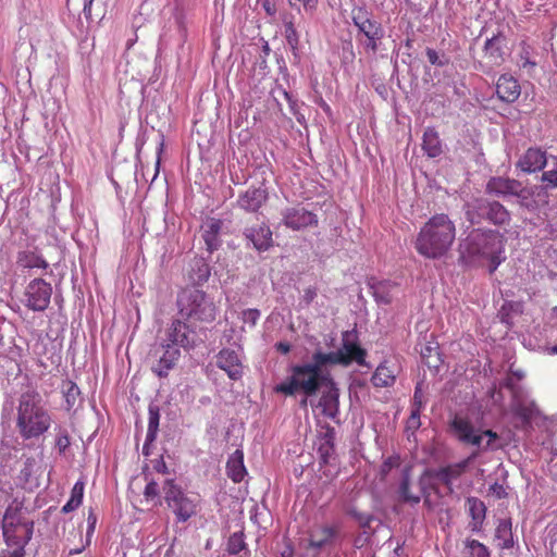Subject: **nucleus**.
<instances>
[{
    "label": "nucleus",
    "instance_id": "nucleus-9",
    "mask_svg": "<svg viewBox=\"0 0 557 557\" xmlns=\"http://www.w3.org/2000/svg\"><path fill=\"white\" fill-rule=\"evenodd\" d=\"M468 460L449 465L440 469H425L419 479V487L422 495H429L430 490L435 488L436 482H441L446 486H450L465 471Z\"/></svg>",
    "mask_w": 557,
    "mask_h": 557
},
{
    "label": "nucleus",
    "instance_id": "nucleus-61",
    "mask_svg": "<svg viewBox=\"0 0 557 557\" xmlns=\"http://www.w3.org/2000/svg\"><path fill=\"white\" fill-rule=\"evenodd\" d=\"M261 5L264 9L265 13L270 16H273L276 13V4L274 0H260Z\"/></svg>",
    "mask_w": 557,
    "mask_h": 557
},
{
    "label": "nucleus",
    "instance_id": "nucleus-48",
    "mask_svg": "<svg viewBox=\"0 0 557 557\" xmlns=\"http://www.w3.org/2000/svg\"><path fill=\"white\" fill-rule=\"evenodd\" d=\"M348 513L359 523L361 528H370V523L373 520V516L360 512L357 509H350Z\"/></svg>",
    "mask_w": 557,
    "mask_h": 557
},
{
    "label": "nucleus",
    "instance_id": "nucleus-22",
    "mask_svg": "<svg viewBox=\"0 0 557 557\" xmlns=\"http://www.w3.org/2000/svg\"><path fill=\"white\" fill-rule=\"evenodd\" d=\"M546 163V151L531 147L518 160L517 168L525 173H534L543 170Z\"/></svg>",
    "mask_w": 557,
    "mask_h": 557
},
{
    "label": "nucleus",
    "instance_id": "nucleus-35",
    "mask_svg": "<svg viewBox=\"0 0 557 557\" xmlns=\"http://www.w3.org/2000/svg\"><path fill=\"white\" fill-rule=\"evenodd\" d=\"M23 507V502L18 500L17 498H14L4 511L2 524H9L10 522H12L13 524L29 522L30 520L25 519L22 516Z\"/></svg>",
    "mask_w": 557,
    "mask_h": 557
},
{
    "label": "nucleus",
    "instance_id": "nucleus-63",
    "mask_svg": "<svg viewBox=\"0 0 557 557\" xmlns=\"http://www.w3.org/2000/svg\"><path fill=\"white\" fill-rule=\"evenodd\" d=\"M491 491L493 492V494L496 495L497 498H504L507 493L505 492V488L503 487V485L498 484V483H494L492 486H491Z\"/></svg>",
    "mask_w": 557,
    "mask_h": 557
},
{
    "label": "nucleus",
    "instance_id": "nucleus-42",
    "mask_svg": "<svg viewBox=\"0 0 557 557\" xmlns=\"http://www.w3.org/2000/svg\"><path fill=\"white\" fill-rule=\"evenodd\" d=\"M246 549L244 531L233 533L227 541V552L232 555H237Z\"/></svg>",
    "mask_w": 557,
    "mask_h": 557
},
{
    "label": "nucleus",
    "instance_id": "nucleus-29",
    "mask_svg": "<svg viewBox=\"0 0 557 557\" xmlns=\"http://www.w3.org/2000/svg\"><path fill=\"white\" fill-rule=\"evenodd\" d=\"M16 264L21 269L33 270V269H42L46 270L49 267V263L46 259L38 252L33 250H22L18 251L16 257Z\"/></svg>",
    "mask_w": 557,
    "mask_h": 557
},
{
    "label": "nucleus",
    "instance_id": "nucleus-58",
    "mask_svg": "<svg viewBox=\"0 0 557 557\" xmlns=\"http://www.w3.org/2000/svg\"><path fill=\"white\" fill-rule=\"evenodd\" d=\"M163 456L164 455H160L159 459L151 460V463H152V469L156 472L166 474V473H169V469H168L165 461L163 460Z\"/></svg>",
    "mask_w": 557,
    "mask_h": 557
},
{
    "label": "nucleus",
    "instance_id": "nucleus-2",
    "mask_svg": "<svg viewBox=\"0 0 557 557\" xmlns=\"http://www.w3.org/2000/svg\"><path fill=\"white\" fill-rule=\"evenodd\" d=\"M326 357L322 351L313 352L311 362L296 364L290 368V375L274 387L276 393L286 396H294L302 393L306 397L317 394V392L330 380L331 374L323 372V367L327 364Z\"/></svg>",
    "mask_w": 557,
    "mask_h": 557
},
{
    "label": "nucleus",
    "instance_id": "nucleus-36",
    "mask_svg": "<svg viewBox=\"0 0 557 557\" xmlns=\"http://www.w3.org/2000/svg\"><path fill=\"white\" fill-rule=\"evenodd\" d=\"M148 470L149 466L145 465L143 468V474L145 475V480L148 481L144 490L145 499L152 503L153 506H161L162 498L160 496L159 485L154 480L148 479Z\"/></svg>",
    "mask_w": 557,
    "mask_h": 557
},
{
    "label": "nucleus",
    "instance_id": "nucleus-55",
    "mask_svg": "<svg viewBox=\"0 0 557 557\" xmlns=\"http://www.w3.org/2000/svg\"><path fill=\"white\" fill-rule=\"evenodd\" d=\"M420 413H421V411L411 409L410 417L408 418V420L406 422V429L407 430H413L414 431V430L420 428V425H421Z\"/></svg>",
    "mask_w": 557,
    "mask_h": 557
},
{
    "label": "nucleus",
    "instance_id": "nucleus-11",
    "mask_svg": "<svg viewBox=\"0 0 557 557\" xmlns=\"http://www.w3.org/2000/svg\"><path fill=\"white\" fill-rule=\"evenodd\" d=\"M52 287L44 278L36 277L25 287V306L33 311H44L50 304Z\"/></svg>",
    "mask_w": 557,
    "mask_h": 557
},
{
    "label": "nucleus",
    "instance_id": "nucleus-30",
    "mask_svg": "<svg viewBox=\"0 0 557 557\" xmlns=\"http://www.w3.org/2000/svg\"><path fill=\"white\" fill-rule=\"evenodd\" d=\"M422 149L430 158H436L442 153V143L438 133L433 127H428L424 131Z\"/></svg>",
    "mask_w": 557,
    "mask_h": 557
},
{
    "label": "nucleus",
    "instance_id": "nucleus-28",
    "mask_svg": "<svg viewBox=\"0 0 557 557\" xmlns=\"http://www.w3.org/2000/svg\"><path fill=\"white\" fill-rule=\"evenodd\" d=\"M397 373L395 364L384 361L374 371L371 382L375 387H388L395 383Z\"/></svg>",
    "mask_w": 557,
    "mask_h": 557
},
{
    "label": "nucleus",
    "instance_id": "nucleus-46",
    "mask_svg": "<svg viewBox=\"0 0 557 557\" xmlns=\"http://www.w3.org/2000/svg\"><path fill=\"white\" fill-rule=\"evenodd\" d=\"M287 3L293 9L299 10L302 7L306 12L312 13L317 10L319 0H287Z\"/></svg>",
    "mask_w": 557,
    "mask_h": 557
},
{
    "label": "nucleus",
    "instance_id": "nucleus-50",
    "mask_svg": "<svg viewBox=\"0 0 557 557\" xmlns=\"http://www.w3.org/2000/svg\"><path fill=\"white\" fill-rule=\"evenodd\" d=\"M425 404V396L422 391V384L418 383L414 388L413 399H412V409L421 411Z\"/></svg>",
    "mask_w": 557,
    "mask_h": 557
},
{
    "label": "nucleus",
    "instance_id": "nucleus-39",
    "mask_svg": "<svg viewBox=\"0 0 557 557\" xmlns=\"http://www.w3.org/2000/svg\"><path fill=\"white\" fill-rule=\"evenodd\" d=\"M396 288V284L391 282H379L373 286V296L380 304H391L393 300V289Z\"/></svg>",
    "mask_w": 557,
    "mask_h": 557
},
{
    "label": "nucleus",
    "instance_id": "nucleus-31",
    "mask_svg": "<svg viewBox=\"0 0 557 557\" xmlns=\"http://www.w3.org/2000/svg\"><path fill=\"white\" fill-rule=\"evenodd\" d=\"M412 466L407 465L401 472V481L399 485V495L403 502L416 505L421 500L420 495H414L410 492V471Z\"/></svg>",
    "mask_w": 557,
    "mask_h": 557
},
{
    "label": "nucleus",
    "instance_id": "nucleus-49",
    "mask_svg": "<svg viewBox=\"0 0 557 557\" xmlns=\"http://www.w3.org/2000/svg\"><path fill=\"white\" fill-rule=\"evenodd\" d=\"M520 61L523 69H534L536 66V62L531 60L530 46L524 42L521 46Z\"/></svg>",
    "mask_w": 557,
    "mask_h": 557
},
{
    "label": "nucleus",
    "instance_id": "nucleus-10",
    "mask_svg": "<svg viewBox=\"0 0 557 557\" xmlns=\"http://www.w3.org/2000/svg\"><path fill=\"white\" fill-rule=\"evenodd\" d=\"M34 525V521L1 524L3 540L9 550H20L25 555V546L33 537Z\"/></svg>",
    "mask_w": 557,
    "mask_h": 557
},
{
    "label": "nucleus",
    "instance_id": "nucleus-4",
    "mask_svg": "<svg viewBox=\"0 0 557 557\" xmlns=\"http://www.w3.org/2000/svg\"><path fill=\"white\" fill-rule=\"evenodd\" d=\"M505 243V236L497 231L474 230L467 239L466 251L472 258L486 260L493 274L506 260Z\"/></svg>",
    "mask_w": 557,
    "mask_h": 557
},
{
    "label": "nucleus",
    "instance_id": "nucleus-62",
    "mask_svg": "<svg viewBox=\"0 0 557 557\" xmlns=\"http://www.w3.org/2000/svg\"><path fill=\"white\" fill-rule=\"evenodd\" d=\"M317 297V288L315 287H308L304 290L302 299L306 302V305L311 304Z\"/></svg>",
    "mask_w": 557,
    "mask_h": 557
},
{
    "label": "nucleus",
    "instance_id": "nucleus-14",
    "mask_svg": "<svg viewBox=\"0 0 557 557\" xmlns=\"http://www.w3.org/2000/svg\"><path fill=\"white\" fill-rule=\"evenodd\" d=\"M322 356L329 359L326 360L327 364L347 366L352 361H356L359 364H363L366 350L362 349L357 343L344 338L341 349L337 351L322 352Z\"/></svg>",
    "mask_w": 557,
    "mask_h": 557
},
{
    "label": "nucleus",
    "instance_id": "nucleus-60",
    "mask_svg": "<svg viewBox=\"0 0 557 557\" xmlns=\"http://www.w3.org/2000/svg\"><path fill=\"white\" fill-rule=\"evenodd\" d=\"M324 442L320 444L319 448H318V453L320 454H323V453H330L331 449H333V444H332V436L329 434V433H325V436H324Z\"/></svg>",
    "mask_w": 557,
    "mask_h": 557
},
{
    "label": "nucleus",
    "instance_id": "nucleus-51",
    "mask_svg": "<svg viewBox=\"0 0 557 557\" xmlns=\"http://www.w3.org/2000/svg\"><path fill=\"white\" fill-rule=\"evenodd\" d=\"M285 37L292 48L295 49L298 45V35L296 28L290 22L285 24Z\"/></svg>",
    "mask_w": 557,
    "mask_h": 557
},
{
    "label": "nucleus",
    "instance_id": "nucleus-47",
    "mask_svg": "<svg viewBox=\"0 0 557 557\" xmlns=\"http://www.w3.org/2000/svg\"><path fill=\"white\" fill-rule=\"evenodd\" d=\"M400 463V455H389L381 466V475L384 478L393 468L399 467Z\"/></svg>",
    "mask_w": 557,
    "mask_h": 557
},
{
    "label": "nucleus",
    "instance_id": "nucleus-17",
    "mask_svg": "<svg viewBox=\"0 0 557 557\" xmlns=\"http://www.w3.org/2000/svg\"><path fill=\"white\" fill-rule=\"evenodd\" d=\"M196 333L182 320H174L166 331V344L191 348L195 345Z\"/></svg>",
    "mask_w": 557,
    "mask_h": 557
},
{
    "label": "nucleus",
    "instance_id": "nucleus-43",
    "mask_svg": "<svg viewBox=\"0 0 557 557\" xmlns=\"http://www.w3.org/2000/svg\"><path fill=\"white\" fill-rule=\"evenodd\" d=\"M54 431V447L59 449L60 453H63L72 445V440L70 437L69 431L63 426H57Z\"/></svg>",
    "mask_w": 557,
    "mask_h": 557
},
{
    "label": "nucleus",
    "instance_id": "nucleus-27",
    "mask_svg": "<svg viewBox=\"0 0 557 557\" xmlns=\"http://www.w3.org/2000/svg\"><path fill=\"white\" fill-rule=\"evenodd\" d=\"M337 535V529L330 525H323L320 530L309 532L307 549L320 550L332 542Z\"/></svg>",
    "mask_w": 557,
    "mask_h": 557
},
{
    "label": "nucleus",
    "instance_id": "nucleus-37",
    "mask_svg": "<svg viewBox=\"0 0 557 557\" xmlns=\"http://www.w3.org/2000/svg\"><path fill=\"white\" fill-rule=\"evenodd\" d=\"M513 412L524 425L536 421L541 416L539 408L533 403L519 404L515 407Z\"/></svg>",
    "mask_w": 557,
    "mask_h": 557
},
{
    "label": "nucleus",
    "instance_id": "nucleus-7",
    "mask_svg": "<svg viewBox=\"0 0 557 557\" xmlns=\"http://www.w3.org/2000/svg\"><path fill=\"white\" fill-rule=\"evenodd\" d=\"M450 429L454 435L466 444L481 447L483 441H485L486 448L491 450H498L504 447V441L495 432L487 430L482 433H475L468 418L455 416L450 422Z\"/></svg>",
    "mask_w": 557,
    "mask_h": 557
},
{
    "label": "nucleus",
    "instance_id": "nucleus-12",
    "mask_svg": "<svg viewBox=\"0 0 557 557\" xmlns=\"http://www.w3.org/2000/svg\"><path fill=\"white\" fill-rule=\"evenodd\" d=\"M509 54L508 40L504 33L498 32L485 40L483 58L491 67L503 65Z\"/></svg>",
    "mask_w": 557,
    "mask_h": 557
},
{
    "label": "nucleus",
    "instance_id": "nucleus-54",
    "mask_svg": "<svg viewBox=\"0 0 557 557\" xmlns=\"http://www.w3.org/2000/svg\"><path fill=\"white\" fill-rule=\"evenodd\" d=\"M97 520H98L97 515L95 513L94 509L90 508L88 511V517H87V531H86L87 541H89L90 537L92 536V534L95 533Z\"/></svg>",
    "mask_w": 557,
    "mask_h": 557
},
{
    "label": "nucleus",
    "instance_id": "nucleus-8",
    "mask_svg": "<svg viewBox=\"0 0 557 557\" xmlns=\"http://www.w3.org/2000/svg\"><path fill=\"white\" fill-rule=\"evenodd\" d=\"M163 499L181 522L187 521L196 515V498L186 494L173 479H166L163 483Z\"/></svg>",
    "mask_w": 557,
    "mask_h": 557
},
{
    "label": "nucleus",
    "instance_id": "nucleus-59",
    "mask_svg": "<svg viewBox=\"0 0 557 557\" xmlns=\"http://www.w3.org/2000/svg\"><path fill=\"white\" fill-rule=\"evenodd\" d=\"M542 181L547 185L557 187V171H546L542 174Z\"/></svg>",
    "mask_w": 557,
    "mask_h": 557
},
{
    "label": "nucleus",
    "instance_id": "nucleus-5",
    "mask_svg": "<svg viewBox=\"0 0 557 557\" xmlns=\"http://www.w3.org/2000/svg\"><path fill=\"white\" fill-rule=\"evenodd\" d=\"M180 315L190 322L211 323L216 317V306L211 297L197 286H187L177 295Z\"/></svg>",
    "mask_w": 557,
    "mask_h": 557
},
{
    "label": "nucleus",
    "instance_id": "nucleus-19",
    "mask_svg": "<svg viewBox=\"0 0 557 557\" xmlns=\"http://www.w3.org/2000/svg\"><path fill=\"white\" fill-rule=\"evenodd\" d=\"M268 190L262 186H250L247 190L239 194L237 207L247 212H258L268 200Z\"/></svg>",
    "mask_w": 557,
    "mask_h": 557
},
{
    "label": "nucleus",
    "instance_id": "nucleus-32",
    "mask_svg": "<svg viewBox=\"0 0 557 557\" xmlns=\"http://www.w3.org/2000/svg\"><path fill=\"white\" fill-rule=\"evenodd\" d=\"M243 457L244 455H231L226 462L227 475L235 483L242 482L247 474Z\"/></svg>",
    "mask_w": 557,
    "mask_h": 557
},
{
    "label": "nucleus",
    "instance_id": "nucleus-57",
    "mask_svg": "<svg viewBox=\"0 0 557 557\" xmlns=\"http://www.w3.org/2000/svg\"><path fill=\"white\" fill-rule=\"evenodd\" d=\"M425 53H426L429 62L432 65L444 66L445 64H447V60H445V61L441 60L438 57V53L434 49L426 48Z\"/></svg>",
    "mask_w": 557,
    "mask_h": 557
},
{
    "label": "nucleus",
    "instance_id": "nucleus-25",
    "mask_svg": "<svg viewBox=\"0 0 557 557\" xmlns=\"http://www.w3.org/2000/svg\"><path fill=\"white\" fill-rule=\"evenodd\" d=\"M223 221L216 218H208L202 225V238L207 250L213 252L221 246L220 234Z\"/></svg>",
    "mask_w": 557,
    "mask_h": 557
},
{
    "label": "nucleus",
    "instance_id": "nucleus-21",
    "mask_svg": "<svg viewBox=\"0 0 557 557\" xmlns=\"http://www.w3.org/2000/svg\"><path fill=\"white\" fill-rule=\"evenodd\" d=\"M216 366L225 371L231 380L236 381L243 376V364L234 350L222 349L216 356Z\"/></svg>",
    "mask_w": 557,
    "mask_h": 557
},
{
    "label": "nucleus",
    "instance_id": "nucleus-34",
    "mask_svg": "<svg viewBox=\"0 0 557 557\" xmlns=\"http://www.w3.org/2000/svg\"><path fill=\"white\" fill-rule=\"evenodd\" d=\"M62 394L65 400V409L71 411L75 409L82 401L81 391L78 386L72 381H65L62 385Z\"/></svg>",
    "mask_w": 557,
    "mask_h": 557
},
{
    "label": "nucleus",
    "instance_id": "nucleus-40",
    "mask_svg": "<svg viewBox=\"0 0 557 557\" xmlns=\"http://www.w3.org/2000/svg\"><path fill=\"white\" fill-rule=\"evenodd\" d=\"M463 557H490L488 548L478 540L467 539L462 550Z\"/></svg>",
    "mask_w": 557,
    "mask_h": 557
},
{
    "label": "nucleus",
    "instance_id": "nucleus-3",
    "mask_svg": "<svg viewBox=\"0 0 557 557\" xmlns=\"http://www.w3.org/2000/svg\"><path fill=\"white\" fill-rule=\"evenodd\" d=\"M456 227L447 214L431 216L421 227L414 242L419 255L428 259L444 257L455 242Z\"/></svg>",
    "mask_w": 557,
    "mask_h": 557
},
{
    "label": "nucleus",
    "instance_id": "nucleus-64",
    "mask_svg": "<svg viewBox=\"0 0 557 557\" xmlns=\"http://www.w3.org/2000/svg\"><path fill=\"white\" fill-rule=\"evenodd\" d=\"M81 505L75 503L74 500L69 499L66 504L62 507L61 512L69 513L77 509Z\"/></svg>",
    "mask_w": 557,
    "mask_h": 557
},
{
    "label": "nucleus",
    "instance_id": "nucleus-16",
    "mask_svg": "<svg viewBox=\"0 0 557 557\" xmlns=\"http://www.w3.org/2000/svg\"><path fill=\"white\" fill-rule=\"evenodd\" d=\"M244 236L260 252L267 251L273 246L272 231L265 222L246 226Z\"/></svg>",
    "mask_w": 557,
    "mask_h": 557
},
{
    "label": "nucleus",
    "instance_id": "nucleus-41",
    "mask_svg": "<svg viewBox=\"0 0 557 557\" xmlns=\"http://www.w3.org/2000/svg\"><path fill=\"white\" fill-rule=\"evenodd\" d=\"M469 515L472 520H484L486 513L485 504L476 497H468Z\"/></svg>",
    "mask_w": 557,
    "mask_h": 557
},
{
    "label": "nucleus",
    "instance_id": "nucleus-6",
    "mask_svg": "<svg viewBox=\"0 0 557 557\" xmlns=\"http://www.w3.org/2000/svg\"><path fill=\"white\" fill-rule=\"evenodd\" d=\"M354 25L358 28L357 39L367 53L375 54L384 37L382 24L370 17V14L362 8H356L351 11Z\"/></svg>",
    "mask_w": 557,
    "mask_h": 557
},
{
    "label": "nucleus",
    "instance_id": "nucleus-15",
    "mask_svg": "<svg viewBox=\"0 0 557 557\" xmlns=\"http://www.w3.org/2000/svg\"><path fill=\"white\" fill-rule=\"evenodd\" d=\"M283 224L293 231H300L306 227L317 226L319 223L317 214L304 207L296 206L286 208L282 212Z\"/></svg>",
    "mask_w": 557,
    "mask_h": 557
},
{
    "label": "nucleus",
    "instance_id": "nucleus-18",
    "mask_svg": "<svg viewBox=\"0 0 557 557\" xmlns=\"http://www.w3.org/2000/svg\"><path fill=\"white\" fill-rule=\"evenodd\" d=\"M324 391L319 399L318 408L324 417L334 419L338 414L339 392L332 377L322 386Z\"/></svg>",
    "mask_w": 557,
    "mask_h": 557
},
{
    "label": "nucleus",
    "instance_id": "nucleus-1",
    "mask_svg": "<svg viewBox=\"0 0 557 557\" xmlns=\"http://www.w3.org/2000/svg\"><path fill=\"white\" fill-rule=\"evenodd\" d=\"M51 414L41 395L36 389H27L18 397L16 407V430L24 441H38L50 429Z\"/></svg>",
    "mask_w": 557,
    "mask_h": 557
},
{
    "label": "nucleus",
    "instance_id": "nucleus-26",
    "mask_svg": "<svg viewBox=\"0 0 557 557\" xmlns=\"http://www.w3.org/2000/svg\"><path fill=\"white\" fill-rule=\"evenodd\" d=\"M164 348L163 355L160 357L158 363L152 367V371L159 377H165L169 374V371L174 368L176 361L181 356V351L175 346L171 344L162 345Z\"/></svg>",
    "mask_w": 557,
    "mask_h": 557
},
{
    "label": "nucleus",
    "instance_id": "nucleus-23",
    "mask_svg": "<svg viewBox=\"0 0 557 557\" xmlns=\"http://www.w3.org/2000/svg\"><path fill=\"white\" fill-rule=\"evenodd\" d=\"M478 209L482 211V215L495 225H506L510 222V213L498 201L479 200Z\"/></svg>",
    "mask_w": 557,
    "mask_h": 557
},
{
    "label": "nucleus",
    "instance_id": "nucleus-33",
    "mask_svg": "<svg viewBox=\"0 0 557 557\" xmlns=\"http://www.w3.org/2000/svg\"><path fill=\"white\" fill-rule=\"evenodd\" d=\"M511 520L510 519H503L499 521L496 531H495V537L499 541V546L503 549H509L513 547V537H512V530H511Z\"/></svg>",
    "mask_w": 557,
    "mask_h": 557
},
{
    "label": "nucleus",
    "instance_id": "nucleus-24",
    "mask_svg": "<svg viewBox=\"0 0 557 557\" xmlns=\"http://www.w3.org/2000/svg\"><path fill=\"white\" fill-rule=\"evenodd\" d=\"M496 94L502 101L512 103L519 98L521 87L513 76L503 74L496 83Z\"/></svg>",
    "mask_w": 557,
    "mask_h": 557
},
{
    "label": "nucleus",
    "instance_id": "nucleus-44",
    "mask_svg": "<svg viewBox=\"0 0 557 557\" xmlns=\"http://www.w3.org/2000/svg\"><path fill=\"white\" fill-rule=\"evenodd\" d=\"M336 457L337 455H318L319 470H323L324 475H332L333 472L331 469H326V467H333L336 471Z\"/></svg>",
    "mask_w": 557,
    "mask_h": 557
},
{
    "label": "nucleus",
    "instance_id": "nucleus-53",
    "mask_svg": "<svg viewBox=\"0 0 557 557\" xmlns=\"http://www.w3.org/2000/svg\"><path fill=\"white\" fill-rule=\"evenodd\" d=\"M259 318L260 311L258 309H247L243 311V321L250 326H255Z\"/></svg>",
    "mask_w": 557,
    "mask_h": 557
},
{
    "label": "nucleus",
    "instance_id": "nucleus-13",
    "mask_svg": "<svg viewBox=\"0 0 557 557\" xmlns=\"http://www.w3.org/2000/svg\"><path fill=\"white\" fill-rule=\"evenodd\" d=\"M47 469L40 455H32L26 458L20 471L18 480L24 488L34 490L40 486V480Z\"/></svg>",
    "mask_w": 557,
    "mask_h": 557
},
{
    "label": "nucleus",
    "instance_id": "nucleus-56",
    "mask_svg": "<svg viewBox=\"0 0 557 557\" xmlns=\"http://www.w3.org/2000/svg\"><path fill=\"white\" fill-rule=\"evenodd\" d=\"M355 51L351 41H346L343 45L342 58L344 62H352L355 60Z\"/></svg>",
    "mask_w": 557,
    "mask_h": 557
},
{
    "label": "nucleus",
    "instance_id": "nucleus-20",
    "mask_svg": "<svg viewBox=\"0 0 557 557\" xmlns=\"http://www.w3.org/2000/svg\"><path fill=\"white\" fill-rule=\"evenodd\" d=\"M522 190V184L509 177H491L486 184V193L498 197L520 196Z\"/></svg>",
    "mask_w": 557,
    "mask_h": 557
},
{
    "label": "nucleus",
    "instance_id": "nucleus-52",
    "mask_svg": "<svg viewBox=\"0 0 557 557\" xmlns=\"http://www.w3.org/2000/svg\"><path fill=\"white\" fill-rule=\"evenodd\" d=\"M84 487H85L84 482L77 481L71 491L70 499L74 500L75 503H78L81 505L83 502V497H84Z\"/></svg>",
    "mask_w": 557,
    "mask_h": 557
},
{
    "label": "nucleus",
    "instance_id": "nucleus-38",
    "mask_svg": "<svg viewBox=\"0 0 557 557\" xmlns=\"http://www.w3.org/2000/svg\"><path fill=\"white\" fill-rule=\"evenodd\" d=\"M159 421H160L159 408L150 406L149 407V418H148V430H147L146 441H145L144 448H143L144 453H147L149 444L152 443L157 437Z\"/></svg>",
    "mask_w": 557,
    "mask_h": 557
},
{
    "label": "nucleus",
    "instance_id": "nucleus-45",
    "mask_svg": "<svg viewBox=\"0 0 557 557\" xmlns=\"http://www.w3.org/2000/svg\"><path fill=\"white\" fill-rule=\"evenodd\" d=\"M421 357L429 367H437L436 361L438 360V352L436 348L426 345L421 349Z\"/></svg>",
    "mask_w": 557,
    "mask_h": 557
}]
</instances>
